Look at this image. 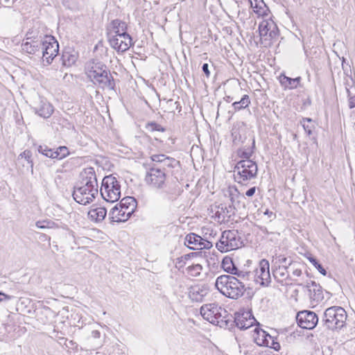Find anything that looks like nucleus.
I'll list each match as a JSON object with an SVG mask.
<instances>
[{"mask_svg": "<svg viewBox=\"0 0 355 355\" xmlns=\"http://www.w3.org/2000/svg\"><path fill=\"white\" fill-rule=\"evenodd\" d=\"M85 70L87 78L94 85L103 89H114V79L107 67L102 62L89 60L85 64Z\"/></svg>", "mask_w": 355, "mask_h": 355, "instance_id": "obj_1", "label": "nucleus"}, {"mask_svg": "<svg viewBox=\"0 0 355 355\" xmlns=\"http://www.w3.org/2000/svg\"><path fill=\"white\" fill-rule=\"evenodd\" d=\"M215 286L223 295L234 300L242 297L246 291L245 283L232 275L218 277Z\"/></svg>", "mask_w": 355, "mask_h": 355, "instance_id": "obj_2", "label": "nucleus"}, {"mask_svg": "<svg viewBox=\"0 0 355 355\" xmlns=\"http://www.w3.org/2000/svg\"><path fill=\"white\" fill-rule=\"evenodd\" d=\"M200 314L205 320L220 328H227L228 323L230 322L231 314L216 303L202 305L200 308Z\"/></svg>", "mask_w": 355, "mask_h": 355, "instance_id": "obj_3", "label": "nucleus"}, {"mask_svg": "<svg viewBox=\"0 0 355 355\" xmlns=\"http://www.w3.org/2000/svg\"><path fill=\"white\" fill-rule=\"evenodd\" d=\"M233 173L235 182L242 185H248L257 176V164L252 160H241L236 163Z\"/></svg>", "mask_w": 355, "mask_h": 355, "instance_id": "obj_4", "label": "nucleus"}, {"mask_svg": "<svg viewBox=\"0 0 355 355\" xmlns=\"http://www.w3.org/2000/svg\"><path fill=\"white\" fill-rule=\"evenodd\" d=\"M100 193L105 201L115 202L121 198V184L112 175L105 176L102 180Z\"/></svg>", "mask_w": 355, "mask_h": 355, "instance_id": "obj_5", "label": "nucleus"}, {"mask_svg": "<svg viewBox=\"0 0 355 355\" xmlns=\"http://www.w3.org/2000/svg\"><path fill=\"white\" fill-rule=\"evenodd\" d=\"M243 245V241L238 230H228L222 232L218 242L216 243V248L221 252H227L239 249Z\"/></svg>", "mask_w": 355, "mask_h": 355, "instance_id": "obj_6", "label": "nucleus"}, {"mask_svg": "<svg viewBox=\"0 0 355 355\" xmlns=\"http://www.w3.org/2000/svg\"><path fill=\"white\" fill-rule=\"evenodd\" d=\"M166 175L162 170L150 166L146 172L144 180L146 184L151 188L162 189L166 185Z\"/></svg>", "mask_w": 355, "mask_h": 355, "instance_id": "obj_7", "label": "nucleus"}, {"mask_svg": "<svg viewBox=\"0 0 355 355\" xmlns=\"http://www.w3.org/2000/svg\"><path fill=\"white\" fill-rule=\"evenodd\" d=\"M230 323L226 329H231L234 325L241 330L247 329L257 322L256 319L250 312L236 313L235 316L231 315Z\"/></svg>", "mask_w": 355, "mask_h": 355, "instance_id": "obj_8", "label": "nucleus"}, {"mask_svg": "<svg viewBox=\"0 0 355 355\" xmlns=\"http://www.w3.org/2000/svg\"><path fill=\"white\" fill-rule=\"evenodd\" d=\"M42 52L44 60L48 63L53 60L58 55L59 51V44L54 37L51 35H46L42 42Z\"/></svg>", "mask_w": 355, "mask_h": 355, "instance_id": "obj_9", "label": "nucleus"}, {"mask_svg": "<svg viewBox=\"0 0 355 355\" xmlns=\"http://www.w3.org/2000/svg\"><path fill=\"white\" fill-rule=\"evenodd\" d=\"M153 161L152 167L162 170L167 175L169 169L173 168L178 162L173 157L164 154H155L150 156Z\"/></svg>", "mask_w": 355, "mask_h": 355, "instance_id": "obj_10", "label": "nucleus"}, {"mask_svg": "<svg viewBox=\"0 0 355 355\" xmlns=\"http://www.w3.org/2000/svg\"><path fill=\"white\" fill-rule=\"evenodd\" d=\"M98 193V191L93 192L92 189L77 184L74 187L73 198L78 203L86 205L93 201Z\"/></svg>", "mask_w": 355, "mask_h": 355, "instance_id": "obj_11", "label": "nucleus"}, {"mask_svg": "<svg viewBox=\"0 0 355 355\" xmlns=\"http://www.w3.org/2000/svg\"><path fill=\"white\" fill-rule=\"evenodd\" d=\"M253 272L254 282L263 286H268L269 285L271 277L269 270V262L266 259L261 260L259 268Z\"/></svg>", "mask_w": 355, "mask_h": 355, "instance_id": "obj_12", "label": "nucleus"}, {"mask_svg": "<svg viewBox=\"0 0 355 355\" xmlns=\"http://www.w3.org/2000/svg\"><path fill=\"white\" fill-rule=\"evenodd\" d=\"M110 46L117 51L124 52L132 45V39L129 34H118L109 37Z\"/></svg>", "mask_w": 355, "mask_h": 355, "instance_id": "obj_13", "label": "nucleus"}, {"mask_svg": "<svg viewBox=\"0 0 355 355\" xmlns=\"http://www.w3.org/2000/svg\"><path fill=\"white\" fill-rule=\"evenodd\" d=\"M297 324L302 329H312L318 323L316 314L311 311H302L296 315Z\"/></svg>", "mask_w": 355, "mask_h": 355, "instance_id": "obj_14", "label": "nucleus"}, {"mask_svg": "<svg viewBox=\"0 0 355 355\" xmlns=\"http://www.w3.org/2000/svg\"><path fill=\"white\" fill-rule=\"evenodd\" d=\"M92 189L93 192L98 191V182L94 168H85L80 173V181L78 184Z\"/></svg>", "mask_w": 355, "mask_h": 355, "instance_id": "obj_15", "label": "nucleus"}, {"mask_svg": "<svg viewBox=\"0 0 355 355\" xmlns=\"http://www.w3.org/2000/svg\"><path fill=\"white\" fill-rule=\"evenodd\" d=\"M259 31L261 40L271 42L277 36V27L272 23L263 21L259 26Z\"/></svg>", "mask_w": 355, "mask_h": 355, "instance_id": "obj_16", "label": "nucleus"}, {"mask_svg": "<svg viewBox=\"0 0 355 355\" xmlns=\"http://www.w3.org/2000/svg\"><path fill=\"white\" fill-rule=\"evenodd\" d=\"M288 266H272V275L274 278L282 284H288L287 281L291 282L293 279L289 275Z\"/></svg>", "mask_w": 355, "mask_h": 355, "instance_id": "obj_17", "label": "nucleus"}, {"mask_svg": "<svg viewBox=\"0 0 355 355\" xmlns=\"http://www.w3.org/2000/svg\"><path fill=\"white\" fill-rule=\"evenodd\" d=\"M209 288L207 285H196L189 288V296L192 301L202 302L209 293Z\"/></svg>", "mask_w": 355, "mask_h": 355, "instance_id": "obj_18", "label": "nucleus"}, {"mask_svg": "<svg viewBox=\"0 0 355 355\" xmlns=\"http://www.w3.org/2000/svg\"><path fill=\"white\" fill-rule=\"evenodd\" d=\"M132 214V212L127 211L125 209H121L119 205H116L110 212V215L113 221L114 222H125Z\"/></svg>", "mask_w": 355, "mask_h": 355, "instance_id": "obj_19", "label": "nucleus"}, {"mask_svg": "<svg viewBox=\"0 0 355 355\" xmlns=\"http://www.w3.org/2000/svg\"><path fill=\"white\" fill-rule=\"evenodd\" d=\"M35 112L44 119L49 118L53 112V106L44 99H40L38 105L33 107Z\"/></svg>", "mask_w": 355, "mask_h": 355, "instance_id": "obj_20", "label": "nucleus"}, {"mask_svg": "<svg viewBox=\"0 0 355 355\" xmlns=\"http://www.w3.org/2000/svg\"><path fill=\"white\" fill-rule=\"evenodd\" d=\"M253 339L257 345L259 346H269V340L272 336L266 331L259 327L254 329Z\"/></svg>", "mask_w": 355, "mask_h": 355, "instance_id": "obj_21", "label": "nucleus"}, {"mask_svg": "<svg viewBox=\"0 0 355 355\" xmlns=\"http://www.w3.org/2000/svg\"><path fill=\"white\" fill-rule=\"evenodd\" d=\"M309 295L312 301L318 302L324 298L322 287L315 282L308 283L306 285Z\"/></svg>", "mask_w": 355, "mask_h": 355, "instance_id": "obj_22", "label": "nucleus"}, {"mask_svg": "<svg viewBox=\"0 0 355 355\" xmlns=\"http://www.w3.org/2000/svg\"><path fill=\"white\" fill-rule=\"evenodd\" d=\"M32 157V153L29 150H26L21 153L19 155L16 159V165L20 166L21 165L22 167H26L27 169L31 168V173L33 172V162L31 159Z\"/></svg>", "mask_w": 355, "mask_h": 355, "instance_id": "obj_23", "label": "nucleus"}, {"mask_svg": "<svg viewBox=\"0 0 355 355\" xmlns=\"http://www.w3.org/2000/svg\"><path fill=\"white\" fill-rule=\"evenodd\" d=\"M334 53L336 55L337 58L339 61L341 60L342 69L343 71V73L346 78V89L349 92L348 86L353 85L354 83V80L352 78V75L354 73L351 68L350 64L346 62L345 59L343 57L342 58L334 51Z\"/></svg>", "mask_w": 355, "mask_h": 355, "instance_id": "obj_24", "label": "nucleus"}, {"mask_svg": "<svg viewBox=\"0 0 355 355\" xmlns=\"http://www.w3.org/2000/svg\"><path fill=\"white\" fill-rule=\"evenodd\" d=\"M217 209L213 217L218 223H224L230 218L231 212L232 211V206L227 207V206L220 205Z\"/></svg>", "mask_w": 355, "mask_h": 355, "instance_id": "obj_25", "label": "nucleus"}, {"mask_svg": "<svg viewBox=\"0 0 355 355\" xmlns=\"http://www.w3.org/2000/svg\"><path fill=\"white\" fill-rule=\"evenodd\" d=\"M347 317V313L343 308L334 306V329H341L345 324Z\"/></svg>", "mask_w": 355, "mask_h": 355, "instance_id": "obj_26", "label": "nucleus"}, {"mask_svg": "<svg viewBox=\"0 0 355 355\" xmlns=\"http://www.w3.org/2000/svg\"><path fill=\"white\" fill-rule=\"evenodd\" d=\"M42 40H32L31 42L26 41L21 44V49L23 51L29 53L35 54L39 51L42 48Z\"/></svg>", "mask_w": 355, "mask_h": 355, "instance_id": "obj_27", "label": "nucleus"}, {"mask_svg": "<svg viewBox=\"0 0 355 355\" xmlns=\"http://www.w3.org/2000/svg\"><path fill=\"white\" fill-rule=\"evenodd\" d=\"M110 35H116L118 34H128L127 31V24L125 22L120 20V19H114L112 20L110 24Z\"/></svg>", "mask_w": 355, "mask_h": 355, "instance_id": "obj_28", "label": "nucleus"}, {"mask_svg": "<svg viewBox=\"0 0 355 355\" xmlns=\"http://www.w3.org/2000/svg\"><path fill=\"white\" fill-rule=\"evenodd\" d=\"M279 80L281 85L284 89H292L297 88L300 82L301 78L297 77L295 78H291L285 75H281L279 77Z\"/></svg>", "mask_w": 355, "mask_h": 355, "instance_id": "obj_29", "label": "nucleus"}, {"mask_svg": "<svg viewBox=\"0 0 355 355\" xmlns=\"http://www.w3.org/2000/svg\"><path fill=\"white\" fill-rule=\"evenodd\" d=\"M255 148V140L253 139L252 145L250 146H243L237 150L236 154L237 155L243 158V160H251L250 157L254 153Z\"/></svg>", "mask_w": 355, "mask_h": 355, "instance_id": "obj_30", "label": "nucleus"}, {"mask_svg": "<svg viewBox=\"0 0 355 355\" xmlns=\"http://www.w3.org/2000/svg\"><path fill=\"white\" fill-rule=\"evenodd\" d=\"M121 209H125L133 214L137 208V200L135 198L127 196L121 199L120 202L117 204Z\"/></svg>", "mask_w": 355, "mask_h": 355, "instance_id": "obj_31", "label": "nucleus"}, {"mask_svg": "<svg viewBox=\"0 0 355 355\" xmlns=\"http://www.w3.org/2000/svg\"><path fill=\"white\" fill-rule=\"evenodd\" d=\"M202 238L194 233L189 234L184 239V243L188 248L192 250H195L196 248H199L200 242H202Z\"/></svg>", "mask_w": 355, "mask_h": 355, "instance_id": "obj_32", "label": "nucleus"}, {"mask_svg": "<svg viewBox=\"0 0 355 355\" xmlns=\"http://www.w3.org/2000/svg\"><path fill=\"white\" fill-rule=\"evenodd\" d=\"M107 210L104 207H96L91 209L88 212L89 218L96 222L103 220L106 216Z\"/></svg>", "mask_w": 355, "mask_h": 355, "instance_id": "obj_33", "label": "nucleus"}, {"mask_svg": "<svg viewBox=\"0 0 355 355\" xmlns=\"http://www.w3.org/2000/svg\"><path fill=\"white\" fill-rule=\"evenodd\" d=\"M293 261L290 258L286 257L283 255H276L272 260V266H287L288 268L292 266Z\"/></svg>", "mask_w": 355, "mask_h": 355, "instance_id": "obj_34", "label": "nucleus"}, {"mask_svg": "<svg viewBox=\"0 0 355 355\" xmlns=\"http://www.w3.org/2000/svg\"><path fill=\"white\" fill-rule=\"evenodd\" d=\"M230 200L232 202V207L236 208V206H239L240 200L244 198V196L241 195L238 189L235 187L230 188L228 190Z\"/></svg>", "mask_w": 355, "mask_h": 355, "instance_id": "obj_35", "label": "nucleus"}, {"mask_svg": "<svg viewBox=\"0 0 355 355\" xmlns=\"http://www.w3.org/2000/svg\"><path fill=\"white\" fill-rule=\"evenodd\" d=\"M250 104V100L249 96L244 95L239 101H235L232 104L235 112L240 111L249 106Z\"/></svg>", "mask_w": 355, "mask_h": 355, "instance_id": "obj_36", "label": "nucleus"}, {"mask_svg": "<svg viewBox=\"0 0 355 355\" xmlns=\"http://www.w3.org/2000/svg\"><path fill=\"white\" fill-rule=\"evenodd\" d=\"M62 60L63 65L66 67H71L77 60V55L69 51H64L62 55Z\"/></svg>", "mask_w": 355, "mask_h": 355, "instance_id": "obj_37", "label": "nucleus"}, {"mask_svg": "<svg viewBox=\"0 0 355 355\" xmlns=\"http://www.w3.org/2000/svg\"><path fill=\"white\" fill-rule=\"evenodd\" d=\"M222 268L223 270L231 275L234 271H236V267L234 266L232 259L230 257H225L222 261Z\"/></svg>", "mask_w": 355, "mask_h": 355, "instance_id": "obj_38", "label": "nucleus"}, {"mask_svg": "<svg viewBox=\"0 0 355 355\" xmlns=\"http://www.w3.org/2000/svg\"><path fill=\"white\" fill-rule=\"evenodd\" d=\"M232 275H236V277L243 282L253 278L254 272L240 270L236 268V271H234Z\"/></svg>", "mask_w": 355, "mask_h": 355, "instance_id": "obj_39", "label": "nucleus"}, {"mask_svg": "<svg viewBox=\"0 0 355 355\" xmlns=\"http://www.w3.org/2000/svg\"><path fill=\"white\" fill-rule=\"evenodd\" d=\"M202 270V266L199 264H193L189 267L187 268V273L192 277H199L201 271Z\"/></svg>", "mask_w": 355, "mask_h": 355, "instance_id": "obj_40", "label": "nucleus"}, {"mask_svg": "<svg viewBox=\"0 0 355 355\" xmlns=\"http://www.w3.org/2000/svg\"><path fill=\"white\" fill-rule=\"evenodd\" d=\"M54 159H62L66 157L69 154V151L66 146H60L53 152Z\"/></svg>", "mask_w": 355, "mask_h": 355, "instance_id": "obj_41", "label": "nucleus"}, {"mask_svg": "<svg viewBox=\"0 0 355 355\" xmlns=\"http://www.w3.org/2000/svg\"><path fill=\"white\" fill-rule=\"evenodd\" d=\"M37 150L40 153L45 155L47 157L54 159V150L49 148L46 145H40L37 147Z\"/></svg>", "mask_w": 355, "mask_h": 355, "instance_id": "obj_42", "label": "nucleus"}, {"mask_svg": "<svg viewBox=\"0 0 355 355\" xmlns=\"http://www.w3.org/2000/svg\"><path fill=\"white\" fill-rule=\"evenodd\" d=\"M146 129L147 131L153 132V131H159V132H164L165 128H163L161 125L157 123L156 122H148L146 125Z\"/></svg>", "mask_w": 355, "mask_h": 355, "instance_id": "obj_43", "label": "nucleus"}, {"mask_svg": "<svg viewBox=\"0 0 355 355\" xmlns=\"http://www.w3.org/2000/svg\"><path fill=\"white\" fill-rule=\"evenodd\" d=\"M309 261L311 263H313V265L318 270V271L323 275H327L326 270L322 267V266L319 263L317 260L313 257L309 259Z\"/></svg>", "mask_w": 355, "mask_h": 355, "instance_id": "obj_44", "label": "nucleus"}, {"mask_svg": "<svg viewBox=\"0 0 355 355\" xmlns=\"http://www.w3.org/2000/svg\"><path fill=\"white\" fill-rule=\"evenodd\" d=\"M213 246L212 243L206 239H202L200 242L199 249H210Z\"/></svg>", "mask_w": 355, "mask_h": 355, "instance_id": "obj_45", "label": "nucleus"}, {"mask_svg": "<svg viewBox=\"0 0 355 355\" xmlns=\"http://www.w3.org/2000/svg\"><path fill=\"white\" fill-rule=\"evenodd\" d=\"M270 340H271V343H270V344L269 343L268 347L274 349L275 351H279L281 347L280 344L278 342L275 341L273 337H272V339H270Z\"/></svg>", "mask_w": 355, "mask_h": 355, "instance_id": "obj_46", "label": "nucleus"}, {"mask_svg": "<svg viewBox=\"0 0 355 355\" xmlns=\"http://www.w3.org/2000/svg\"><path fill=\"white\" fill-rule=\"evenodd\" d=\"M305 121H308V122H310L311 121V120L310 119H303V123H302V126L304 129V130L307 132V134L309 135H311V128L309 126V125H306L305 124Z\"/></svg>", "mask_w": 355, "mask_h": 355, "instance_id": "obj_47", "label": "nucleus"}, {"mask_svg": "<svg viewBox=\"0 0 355 355\" xmlns=\"http://www.w3.org/2000/svg\"><path fill=\"white\" fill-rule=\"evenodd\" d=\"M263 214L264 215H266L268 216L270 220H272L276 217V214L273 211H270L268 209L263 212Z\"/></svg>", "mask_w": 355, "mask_h": 355, "instance_id": "obj_48", "label": "nucleus"}, {"mask_svg": "<svg viewBox=\"0 0 355 355\" xmlns=\"http://www.w3.org/2000/svg\"><path fill=\"white\" fill-rule=\"evenodd\" d=\"M12 298V296L8 295L1 291H0V302L8 301Z\"/></svg>", "mask_w": 355, "mask_h": 355, "instance_id": "obj_49", "label": "nucleus"}, {"mask_svg": "<svg viewBox=\"0 0 355 355\" xmlns=\"http://www.w3.org/2000/svg\"><path fill=\"white\" fill-rule=\"evenodd\" d=\"M202 70L206 75L207 78H209L210 76V71L209 70V64L207 63L203 64L202 67Z\"/></svg>", "mask_w": 355, "mask_h": 355, "instance_id": "obj_50", "label": "nucleus"}, {"mask_svg": "<svg viewBox=\"0 0 355 355\" xmlns=\"http://www.w3.org/2000/svg\"><path fill=\"white\" fill-rule=\"evenodd\" d=\"M292 274L295 277H300L302 274V270L299 268L293 267Z\"/></svg>", "mask_w": 355, "mask_h": 355, "instance_id": "obj_51", "label": "nucleus"}, {"mask_svg": "<svg viewBox=\"0 0 355 355\" xmlns=\"http://www.w3.org/2000/svg\"><path fill=\"white\" fill-rule=\"evenodd\" d=\"M349 108L355 107V95L350 96L349 94Z\"/></svg>", "mask_w": 355, "mask_h": 355, "instance_id": "obj_52", "label": "nucleus"}, {"mask_svg": "<svg viewBox=\"0 0 355 355\" xmlns=\"http://www.w3.org/2000/svg\"><path fill=\"white\" fill-rule=\"evenodd\" d=\"M255 191H256V187H251L248 190L246 191L245 196L248 197H252L255 193Z\"/></svg>", "mask_w": 355, "mask_h": 355, "instance_id": "obj_53", "label": "nucleus"}, {"mask_svg": "<svg viewBox=\"0 0 355 355\" xmlns=\"http://www.w3.org/2000/svg\"><path fill=\"white\" fill-rule=\"evenodd\" d=\"M333 313V306L329 307L326 309L324 312V318L325 319L331 318V314Z\"/></svg>", "mask_w": 355, "mask_h": 355, "instance_id": "obj_54", "label": "nucleus"}, {"mask_svg": "<svg viewBox=\"0 0 355 355\" xmlns=\"http://www.w3.org/2000/svg\"><path fill=\"white\" fill-rule=\"evenodd\" d=\"M333 313V306L329 307L326 309L324 312V318L325 319L331 318V314Z\"/></svg>", "mask_w": 355, "mask_h": 355, "instance_id": "obj_55", "label": "nucleus"}, {"mask_svg": "<svg viewBox=\"0 0 355 355\" xmlns=\"http://www.w3.org/2000/svg\"><path fill=\"white\" fill-rule=\"evenodd\" d=\"M323 320L324 321V327L329 331L331 330L332 321L329 318L324 319Z\"/></svg>", "mask_w": 355, "mask_h": 355, "instance_id": "obj_56", "label": "nucleus"}, {"mask_svg": "<svg viewBox=\"0 0 355 355\" xmlns=\"http://www.w3.org/2000/svg\"><path fill=\"white\" fill-rule=\"evenodd\" d=\"M92 337H93V338H100V336H101V333H100V331H98V330H94V331H92Z\"/></svg>", "mask_w": 355, "mask_h": 355, "instance_id": "obj_57", "label": "nucleus"}, {"mask_svg": "<svg viewBox=\"0 0 355 355\" xmlns=\"http://www.w3.org/2000/svg\"><path fill=\"white\" fill-rule=\"evenodd\" d=\"M196 254V253H190V254H185L182 257H181V259H184V260H188L191 257H193L195 256Z\"/></svg>", "mask_w": 355, "mask_h": 355, "instance_id": "obj_58", "label": "nucleus"}, {"mask_svg": "<svg viewBox=\"0 0 355 355\" xmlns=\"http://www.w3.org/2000/svg\"><path fill=\"white\" fill-rule=\"evenodd\" d=\"M44 222H40V221H37L36 223V226L38 227V228H40V229H44V228H46V225H42V223H44Z\"/></svg>", "mask_w": 355, "mask_h": 355, "instance_id": "obj_59", "label": "nucleus"}, {"mask_svg": "<svg viewBox=\"0 0 355 355\" xmlns=\"http://www.w3.org/2000/svg\"><path fill=\"white\" fill-rule=\"evenodd\" d=\"M224 100L227 103H230L231 101H233V98L231 97L230 96H226L225 97H224Z\"/></svg>", "mask_w": 355, "mask_h": 355, "instance_id": "obj_60", "label": "nucleus"}, {"mask_svg": "<svg viewBox=\"0 0 355 355\" xmlns=\"http://www.w3.org/2000/svg\"><path fill=\"white\" fill-rule=\"evenodd\" d=\"M31 33H29V32H28V33H27V34H26V40H31V39H32V38H35L33 36H31Z\"/></svg>", "mask_w": 355, "mask_h": 355, "instance_id": "obj_61", "label": "nucleus"}, {"mask_svg": "<svg viewBox=\"0 0 355 355\" xmlns=\"http://www.w3.org/2000/svg\"><path fill=\"white\" fill-rule=\"evenodd\" d=\"M178 263H180V264L181 263H182V264H181V265H180V267H182V266H183V264L184 263V259H181V257L178 258Z\"/></svg>", "mask_w": 355, "mask_h": 355, "instance_id": "obj_62", "label": "nucleus"}, {"mask_svg": "<svg viewBox=\"0 0 355 355\" xmlns=\"http://www.w3.org/2000/svg\"><path fill=\"white\" fill-rule=\"evenodd\" d=\"M181 192H182V190H181L180 188H178V189L176 190V191H175V196H179V195H180Z\"/></svg>", "mask_w": 355, "mask_h": 355, "instance_id": "obj_63", "label": "nucleus"}]
</instances>
